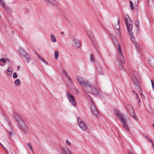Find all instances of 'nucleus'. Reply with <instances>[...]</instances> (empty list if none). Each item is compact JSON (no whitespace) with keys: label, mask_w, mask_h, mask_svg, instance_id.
Wrapping results in <instances>:
<instances>
[{"label":"nucleus","mask_w":154,"mask_h":154,"mask_svg":"<svg viewBox=\"0 0 154 154\" xmlns=\"http://www.w3.org/2000/svg\"><path fill=\"white\" fill-rule=\"evenodd\" d=\"M66 76H67V74H66Z\"/></svg>","instance_id":"nucleus-55"},{"label":"nucleus","mask_w":154,"mask_h":154,"mask_svg":"<svg viewBox=\"0 0 154 154\" xmlns=\"http://www.w3.org/2000/svg\"><path fill=\"white\" fill-rule=\"evenodd\" d=\"M152 125H153V127H154V124H153Z\"/></svg>","instance_id":"nucleus-53"},{"label":"nucleus","mask_w":154,"mask_h":154,"mask_svg":"<svg viewBox=\"0 0 154 154\" xmlns=\"http://www.w3.org/2000/svg\"><path fill=\"white\" fill-rule=\"evenodd\" d=\"M0 3L3 8V10L4 11L6 10L7 9V7L5 6L4 1L3 0H1Z\"/></svg>","instance_id":"nucleus-24"},{"label":"nucleus","mask_w":154,"mask_h":154,"mask_svg":"<svg viewBox=\"0 0 154 154\" xmlns=\"http://www.w3.org/2000/svg\"><path fill=\"white\" fill-rule=\"evenodd\" d=\"M55 58L56 59H57L59 56V52L58 51H55L54 53Z\"/></svg>","instance_id":"nucleus-31"},{"label":"nucleus","mask_w":154,"mask_h":154,"mask_svg":"<svg viewBox=\"0 0 154 154\" xmlns=\"http://www.w3.org/2000/svg\"><path fill=\"white\" fill-rule=\"evenodd\" d=\"M19 51L21 55L22 56H23V57L25 56L27 54L23 49H20L19 50Z\"/></svg>","instance_id":"nucleus-23"},{"label":"nucleus","mask_w":154,"mask_h":154,"mask_svg":"<svg viewBox=\"0 0 154 154\" xmlns=\"http://www.w3.org/2000/svg\"><path fill=\"white\" fill-rule=\"evenodd\" d=\"M135 95H136V98L138 100L139 102L138 104H139L141 102L140 99L138 95L137 94V93H135Z\"/></svg>","instance_id":"nucleus-34"},{"label":"nucleus","mask_w":154,"mask_h":154,"mask_svg":"<svg viewBox=\"0 0 154 154\" xmlns=\"http://www.w3.org/2000/svg\"><path fill=\"white\" fill-rule=\"evenodd\" d=\"M113 37L114 38V40L113 38V40L114 42L115 45V46H118V47L119 46H120L119 44L118 43V42L115 40V38L114 37Z\"/></svg>","instance_id":"nucleus-29"},{"label":"nucleus","mask_w":154,"mask_h":154,"mask_svg":"<svg viewBox=\"0 0 154 154\" xmlns=\"http://www.w3.org/2000/svg\"><path fill=\"white\" fill-rule=\"evenodd\" d=\"M48 5H52L57 6L58 4L56 0H44Z\"/></svg>","instance_id":"nucleus-11"},{"label":"nucleus","mask_w":154,"mask_h":154,"mask_svg":"<svg viewBox=\"0 0 154 154\" xmlns=\"http://www.w3.org/2000/svg\"><path fill=\"white\" fill-rule=\"evenodd\" d=\"M0 60H1V62H2V63H5V64H3V65H2L1 64V66H3L5 64V63H6V60L5 59H4L3 58H1Z\"/></svg>","instance_id":"nucleus-32"},{"label":"nucleus","mask_w":154,"mask_h":154,"mask_svg":"<svg viewBox=\"0 0 154 154\" xmlns=\"http://www.w3.org/2000/svg\"><path fill=\"white\" fill-rule=\"evenodd\" d=\"M83 79V78L80 76H78L77 77L76 80L79 84L82 82Z\"/></svg>","instance_id":"nucleus-25"},{"label":"nucleus","mask_w":154,"mask_h":154,"mask_svg":"<svg viewBox=\"0 0 154 154\" xmlns=\"http://www.w3.org/2000/svg\"><path fill=\"white\" fill-rule=\"evenodd\" d=\"M133 82L134 83V85L135 86V89L138 91H141V90L140 87L139 83L138 81L136 79L133 80Z\"/></svg>","instance_id":"nucleus-12"},{"label":"nucleus","mask_w":154,"mask_h":154,"mask_svg":"<svg viewBox=\"0 0 154 154\" xmlns=\"http://www.w3.org/2000/svg\"><path fill=\"white\" fill-rule=\"evenodd\" d=\"M133 93L135 95V93H136L134 90L133 91Z\"/></svg>","instance_id":"nucleus-49"},{"label":"nucleus","mask_w":154,"mask_h":154,"mask_svg":"<svg viewBox=\"0 0 154 154\" xmlns=\"http://www.w3.org/2000/svg\"><path fill=\"white\" fill-rule=\"evenodd\" d=\"M128 154H133L131 152V151H129L128 152Z\"/></svg>","instance_id":"nucleus-46"},{"label":"nucleus","mask_w":154,"mask_h":154,"mask_svg":"<svg viewBox=\"0 0 154 154\" xmlns=\"http://www.w3.org/2000/svg\"><path fill=\"white\" fill-rule=\"evenodd\" d=\"M8 143L6 142L5 144V146L3 144H1V146H2L3 149L5 151L7 154H8L9 152L8 150L6 148V147H7V145L8 144Z\"/></svg>","instance_id":"nucleus-21"},{"label":"nucleus","mask_w":154,"mask_h":154,"mask_svg":"<svg viewBox=\"0 0 154 154\" xmlns=\"http://www.w3.org/2000/svg\"><path fill=\"white\" fill-rule=\"evenodd\" d=\"M14 118L16 119L17 122L19 123L23 120L21 119L19 116L16 113L14 114Z\"/></svg>","instance_id":"nucleus-19"},{"label":"nucleus","mask_w":154,"mask_h":154,"mask_svg":"<svg viewBox=\"0 0 154 154\" xmlns=\"http://www.w3.org/2000/svg\"><path fill=\"white\" fill-rule=\"evenodd\" d=\"M8 133H9V135L10 137H11L14 133L13 130L11 127L9 125L8 128L7 130Z\"/></svg>","instance_id":"nucleus-20"},{"label":"nucleus","mask_w":154,"mask_h":154,"mask_svg":"<svg viewBox=\"0 0 154 154\" xmlns=\"http://www.w3.org/2000/svg\"><path fill=\"white\" fill-rule=\"evenodd\" d=\"M151 84H152V87L153 88H154V82L152 81V80H151Z\"/></svg>","instance_id":"nucleus-44"},{"label":"nucleus","mask_w":154,"mask_h":154,"mask_svg":"<svg viewBox=\"0 0 154 154\" xmlns=\"http://www.w3.org/2000/svg\"><path fill=\"white\" fill-rule=\"evenodd\" d=\"M20 68V67L19 66H18V69H19V68Z\"/></svg>","instance_id":"nucleus-52"},{"label":"nucleus","mask_w":154,"mask_h":154,"mask_svg":"<svg viewBox=\"0 0 154 154\" xmlns=\"http://www.w3.org/2000/svg\"><path fill=\"white\" fill-rule=\"evenodd\" d=\"M117 24L116 25H114V30L115 31V32L117 35H119L120 34V26L119 25V21L118 20L116 22Z\"/></svg>","instance_id":"nucleus-10"},{"label":"nucleus","mask_w":154,"mask_h":154,"mask_svg":"<svg viewBox=\"0 0 154 154\" xmlns=\"http://www.w3.org/2000/svg\"><path fill=\"white\" fill-rule=\"evenodd\" d=\"M87 33L88 35L89 36H90L92 34L91 32L89 30H88L87 31Z\"/></svg>","instance_id":"nucleus-42"},{"label":"nucleus","mask_w":154,"mask_h":154,"mask_svg":"<svg viewBox=\"0 0 154 154\" xmlns=\"http://www.w3.org/2000/svg\"><path fill=\"white\" fill-rule=\"evenodd\" d=\"M145 137L146 139L149 140L150 141V142H151V143H152V140H150V139H149V138L147 136H146Z\"/></svg>","instance_id":"nucleus-45"},{"label":"nucleus","mask_w":154,"mask_h":154,"mask_svg":"<svg viewBox=\"0 0 154 154\" xmlns=\"http://www.w3.org/2000/svg\"><path fill=\"white\" fill-rule=\"evenodd\" d=\"M126 108L128 113L130 114L131 113H133L134 112V110L132 106L130 105H127Z\"/></svg>","instance_id":"nucleus-18"},{"label":"nucleus","mask_w":154,"mask_h":154,"mask_svg":"<svg viewBox=\"0 0 154 154\" xmlns=\"http://www.w3.org/2000/svg\"><path fill=\"white\" fill-rule=\"evenodd\" d=\"M60 154H73L66 147H62L59 151Z\"/></svg>","instance_id":"nucleus-8"},{"label":"nucleus","mask_w":154,"mask_h":154,"mask_svg":"<svg viewBox=\"0 0 154 154\" xmlns=\"http://www.w3.org/2000/svg\"><path fill=\"white\" fill-rule=\"evenodd\" d=\"M68 80L70 81H71V79L70 78H69V77H68Z\"/></svg>","instance_id":"nucleus-50"},{"label":"nucleus","mask_w":154,"mask_h":154,"mask_svg":"<svg viewBox=\"0 0 154 154\" xmlns=\"http://www.w3.org/2000/svg\"><path fill=\"white\" fill-rule=\"evenodd\" d=\"M27 145L28 147L30 148L31 151H32V148L30 143H28Z\"/></svg>","instance_id":"nucleus-41"},{"label":"nucleus","mask_w":154,"mask_h":154,"mask_svg":"<svg viewBox=\"0 0 154 154\" xmlns=\"http://www.w3.org/2000/svg\"><path fill=\"white\" fill-rule=\"evenodd\" d=\"M72 44L77 48H80L79 41L77 39L74 38L72 42Z\"/></svg>","instance_id":"nucleus-13"},{"label":"nucleus","mask_w":154,"mask_h":154,"mask_svg":"<svg viewBox=\"0 0 154 154\" xmlns=\"http://www.w3.org/2000/svg\"><path fill=\"white\" fill-rule=\"evenodd\" d=\"M78 121L80 128L83 130L85 131L87 129V126L85 122L80 117L78 118Z\"/></svg>","instance_id":"nucleus-5"},{"label":"nucleus","mask_w":154,"mask_h":154,"mask_svg":"<svg viewBox=\"0 0 154 154\" xmlns=\"http://www.w3.org/2000/svg\"><path fill=\"white\" fill-rule=\"evenodd\" d=\"M66 96L69 102L71 103L72 105L73 106L75 107L76 102L74 96L70 94L69 92L66 93Z\"/></svg>","instance_id":"nucleus-4"},{"label":"nucleus","mask_w":154,"mask_h":154,"mask_svg":"<svg viewBox=\"0 0 154 154\" xmlns=\"http://www.w3.org/2000/svg\"><path fill=\"white\" fill-rule=\"evenodd\" d=\"M88 92L96 94H97V91L96 89L92 85L89 84L86 89Z\"/></svg>","instance_id":"nucleus-6"},{"label":"nucleus","mask_w":154,"mask_h":154,"mask_svg":"<svg viewBox=\"0 0 154 154\" xmlns=\"http://www.w3.org/2000/svg\"><path fill=\"white\" fill-rule=\"evenodd\" d=\"M149 63L152 67L154 68V58L153 57H150Z\"/></svg>","instance_id":"nucleus-17"},{"label":"nucleus","mask_w":154,"mask_h":154,"mask_svg":"<svg viewBox=\"0 0 154 154\" xmlns=\"http://www.w3.org/2000/svg\"><path fill=\"white\" fill-rule=\"evenodd\" d=\"M119 64L118 66V68L120 70H122L123 69V68L122 64V63H121L120 61L119 60Z\"/></svg>","instance_id":"nucleus-28"},{"label":"nucleus","mask_w":154,"mask_h":154,"mask_svg":"<svg viewBox=\"0 0 154 154\" xmlns=\"http://www.w3.org/2000/svg\"><path fill=\"white\" fill-rule=\"evenodd\" d=\"M7 74L9 77L11 76L12 73V69L11 67H9L7 69Z\"/></svg>","instance_id":"nucleus-22"},{"label":"nucleus","mask_w":154,"mask_h":154,"mask_svg":"<svg viewBox=\"0 0 154 154\" xmlns=\"http://www.w3.org/2000/svg\"><path fill=\"white\" fill-rule=\"evenodd\" d=\"M18 126L23 131V133L27 134L26 131L29 129V127L27 124L23 120L18 123Z\"/></svg>","instance_id":"nucleus-3"},{"label":"nucleus","mask_w":154,"mask_h":154,"mask_svg":"<svg viewBox=\"0 0 154 154\" xmlns=\"http://www.w3.org/2000/svg\"><path fill=\"white\" fill-rule=\"evenodd\" d=\"M118 51L119 54V60L120 61L121 63H125V61L124 60V57L122 55V49L120 46H119L118 47Z\"/></svg>","instance_id":"nucleus-7"},{"label":"nucleus","mask_w":154,"mask_h":154,"mask_svg":"<svg viewBox=\"0 0 154 154\" xmlns=\"http://www.w3.org/2000/svg\"><path fill=\"white\" fill-rule=\"evenodd\" d=\"M96 69L98 72V73L100 75L103 74V72L101 66L99 65L98 63H97V65H96Z\"/></svg>","instance_id":"nucleus-14"},{"label":"nucleus","mask_w":154,"mask_h":154,"mask_svg":"<svg viewBox=\"0 0 154 154\" xmlns=\"http://www.w3.org/2000/svg\"><path fill=\"white\" fill-rule=\"evenodd\" d=\"M91 110L94 114L95 116H98V112L95 106L94 102L92 100L91 101Z\"/></svg>","instance_id":"nucleus-9"},{"label":"nucleus","mask_w":154,"mask_h":154,"mask_svg":"<svg viewBox=\"0 0 154 154\" xmlns=\"http://www.w3.org/2000/svg\"><path fill=\"white\" fill-rule=\"evenodd\" d=\"M40 59H41V60H43V61H44V60H43V59L41 58H40Z\"/></svg>","instance_id":"nucleus-51"},{"label":"nucleus","mask_w":154,"mask_h":154,"mask_svg":"<svg viewBox=\"0 0 154 154\" xmlns=\"http://www.w3.org/2000/svg\"><path fill=\"white\" fill-rule=\"evenodd\" d=\"M131 38V41L134 43V44L135 45L136 47L137 48V46L136 45V44H137V42L135 40V39L134 37H133L132 38Z\"/></svg>","instance_id":"nucleus-33"},{"label":"nucleus","mask_w":154,"mask_h":154,"mask_svg":"<svg viewBox=\"0 0 154 154\" xmlns=\"http://www.w3.org/2000/svg\"><path fill=\"white\" fill-rule=\"evenodd\" d=\"M61 33H62V34H63V32H62Z\"/></svg>","instance_id":"nucleus-54"},{"label":"nucleus","mask_w":154,"mask_h":154,"mask_svg":"<svg viewBox=\"0 0 154 154\" xmlns=\"http://www.w3.org/2000/svg\"><path fill=\"white\" fill-rule=\"evenodd\" d=\"M151 143L152 144V148L154 150V143H153L152 142V143Z\"/></svg>","instance_id":"nucleus-47"},{"label":"nucleus","mask_w":154,"mask_h":154,"mask_svg":"<svg viewBox=\"0 0 154 154\" xmlns=\"http://www.w3.org/2000/svg\"><path fill=\"white\" fill-rule=\"evenodd\" d=\"M129 3H130L131 8V10H133L134 8V6H133V3L131 1H130L129 2Z\"/></svg>","instance_id":"nucleus-35"},{"label":"nucleus","mask_w":154,"mask_h":154,"mask_svg":"<svg viewBox=\"0 0 154 154\" xmlns=\"http://www.w3.org/2000/svg\"><path fill=\"white\" fill-rule=\"evenodd\" d=\"M114 112L115 114L117 116L118 118L121 121L123 125V128L127 131H129V129L127 122L123 117L120 111L117 109H115L114 110Z\"/></svg>","instance_id":"nucleus-1"},{"label":"nucleus","mask_w":154,"mask_h":154,"mask_svg":"<svg viewBox=\"0 0 154 154\" xmlns=\"http://www.w3.org/2000/svg\"><path fill=\"white\" fill-rule=\"evenodd\" d=\"M80 84L82 86L84 87L85 89L87 88L88 85L89 84L88 81L87 80L84 81V79Z\"/></svg>","instance_id":"nucleus-15"},{"label":"nucleus","mask_w":154,"mask_h":154,"mask_svg":"<svg viewBox=\"0 0 154 154\" xmlns=\"http://www.w3.org/2000/svg\"><path fill=\"white\" fill-rule=\"evenodd\" d=\"M13 78H14L16 79L17 78V75L16 72H14L13 74Z\"/></svg>","instance_id":"nucleus-40"},{"label":"nucleus","mask_w":154,"mask_h":154,"mask_svg":"<svg viewBox=\"0 0 154 154\" xmlns=\"http://www.w3.org/2000/svg\"><path fill=\"white\" fill-rule=\"evenodd\" d=\"M31 59V57L28 54H26L25 56H24L23 59L25 63H29L30 60Z\"/></svg>","instance_id":"nucleus-16"},{"label":"nucleus","mask_w":154,"mask_h":154,"mask_svg":"<svg viewBox=\"0 0 154 154\" xmlns=\"http://www.w3.org/2000/svg\"><path fill=\"white\" fill-rule=\"evenodd\" d=\"M130 114L136 121H137L138 119L137 118L136 115L134 113V112H133V113H131Z\"/></svg>","instance_id":"nucleus-26"},{"label":"nucleus","mask_w":154,"mask_h":154,"mask_svg":"<svg viewBox=\"0 0 154 154\" xmlns=\"http://www.w3.org/2000/svg\"><path fill=\"white\" fill-rule=\"evenodd\" d=\"M90 60L91 61H94V59L93 55H91L90 56Z\"/></svg>","instance_id":"nucleus-38"},{"label":"nucleus","mask_w":154,"mask_h":154,"mask_svg":"<svg viewBox=\"0 0 154 154\" xmlns=\"http://www.w3.org/2000/svg\"><path fill=\"white\" fill-rule=\"evenodd\" d=\"M134 4L135 6H137L138 5V3L139 2V0H134Z\"/></svg>","instance_id":"nucleus-36"},{"label":"nucleus","mask_w":154,"mask_h":154,"mask_svg":"<svg viewBox=\"0 0 154 154\" xmlns=\"http://www.w3.org/2000/svg\"><path fill=\"white\" fill-rule=\"evenodd\" d=\"M50 36L52 42H55L56 40L55 37L52 34Z\"/></svg>","instance_id":"nucleus-27"},{"label":"nucleus","mask_w":154,"mask_h":154,"mask_svg":"<svg viewBox=\"0 0 154 154\" xmlns=\"http://www.w3.org/2000/svg\"><path fill=\"white\" fill-rule=\"evenodd\" d=\"M20 84V80L18 79L15 81V84L16 86H18Z\"/></svg>","instance_id":"nucleus-30"},{"label":"nucleus","mask_w":154,"mask_h":154,"mask_svg":"<svg viewBox=\"0 0 154 154\" xmlns=\"http://www.w3.org/2000/svg\"><path fill=\"white\" fill-rule=\"evenodd\" d=\"M5 118L6 120L7 123L9 124V122L8 120L7 117L6 116H5Z\"/></svg>","instance_id":"nucleus-43"},{"label":"nucleus","mask_w":154,"mask_h":154,"mask_svg":"<svg viewBox=\"0 0 154 154\" xmlns=\"http://www.w3.org/2000/svg\"><path fill=\"white\" fill-rule=\"evenodd\" d=\"M6 60L8 61L9 63L10 62V60L8 58H7Z\"/></svg>","instance_id":"nucleus-48"},{"label":"nucleus","mask_w":154,"mask_h":154,"mask_svg":"<svg viewBox=\"0 0 154 154\" xmlns=\"http://www.w3.org/2000/svg\"><path fill=\"white\" fill-rule=\"evenodd\" d=\"M135 25L137 27V28H138V26H139V22L138 21H137L135 22Z\"/></svg>","instance_id":"nucleus-37"},{"label":"nucleus","mask_w":154,"mask_h":154,"mask_svg":"<svg viewBox=\"0 0 154 154\" xmlns=\"http://www.w3.org/2000/svg\"><path fill=\"white\" fill-rule=\"evenodd\" d=\"M66 143L67 145H68L69 146H70L71 145L70 143L68 141V140H66Z\"/></svg>","instance_id":"nucleus-39"},{"label":"nucleus","mask_w":154,"mask_h":154,"mask_svg":"<svg viewBox=\"0 0 154 154\" xmlns=\"http://www.w3.org/2000/svg\"><path fill=\"white\" fill-rule=\"evenodd\" d=\"M125 24L127 26V29L130 36L131 38L134 37L133 33L131 32L133 28V22L129 17L125 20Z\"/></svg>","instance_id":"nucleus-2"}]
</instances>
